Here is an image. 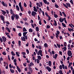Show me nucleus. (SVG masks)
Here are the masks:
<instances>
[{
	"instance_id": "obj_33",
	"label": "nucleus",
	"mask_w": 74,
	"mask_h": 74,
	"mask_svg": "<svg viewBox=\"0 0 74 74\" xmlns=\"http://www.w3.org/2000/svg\"><path fill=\"white\" fill-rule=\"evenodd\" d=\"M10 13H11V15H12V14H13V12H14V11H13L12 9L10 10Z\"/></svg>"
},
{
	"instance_id": "obj_5",
	"label": "nucleus",
	"mask_w": 74,
	"mask_h": 74,
	"mask_svg": "<svg viewBox=\"0 0 74 74\" xmlns=\"http://www.w3.org/2000/svg\"><path fill=\"white\" fill-rule=\"evenodd\" d=\"M37 15V13L34 11H32V16H33L34 17H35V15Z\"/></svg>"
},
{
	"instance_id": "obj_13",
	"label": "nucleus",
	"mask_w": 74,
	"mask_h": 74,
	"mask_svg": "<svg viewBox=\"0 0 74 74\" xmlns=\"http://www.w3.org/2000/svg\"><path fill=\"white\" fill-rule=\"evenodd\" d=\"M6 30H8V31L9 33H10V32H11V31L10 30V29H9V28H8V27H6Z\"/></svg>"
},
{
	"instance_id": "obj_41",
	"label": "nucleus",
	"mask_w": 74,
	"mask_h": 74,
	"mask_svg": "<svg viewBox=\"0 0 74 74\" xmlns=\"http://www.w3.org/2000/svg\"><path fill=\"white\" fill-rule=\"evenodd\" d=\"M50 27H51L49 25H47L46 26L47 29H49Z\"/></svg>"
},
{
	"instance_id": "obj_54",
	"label": "nucleus",
	"mask_w": 74,
	"mask_h": 74,
	"mask_svg": "<svg viewBox=\"0 0 74 74\" xmlns=\"http://www.w3.org/2000/svg\"><path fill=\"white\" fill-rule=\"evenodd\" d=\"M47 17H48V18H49V19H48V21H50L51 20V17H50V16H47Z\"/></svg>"
},
{
	"instance_id": "obj_22",
	"label": "nucleus",
	"mask_w": 74,
	"mask_h": 74,
	"mask_svg": "<svg viewBox=\"0 0 74 74\" xmlns=\"http://www.w3.org/2000/svg\"><path fill=\"white\" fill-rule=\"evenodd\" d=\"M11 54L13 56H15L16 55V54L14 53V51H11Z\"/></svg>"
},
{
	"instance_id": "obj_60",
	"label": "nucleus",
	"mask_w": 74,
	"mask_h": 74,
	"mask_svg": "<svg viewBox=\"0 0 74 74\" xmlns=\"http://www.w3.org/2000/svg\"><path fill=\"white\" fill-rule=\"evenodd\" d=\"M58 73H59V74H61L63 72H62V71L60 70V71L58 72Z\"/></svg>"
},
{
	"instance_id": "obj_20",
	"label": "nucleus",
	"mask_w": 74,
	"mask_h": 74,
	"mask_svg": "<svg viewBox=\"0 0 74 74\" xmlns=\"http://www.w3.org/2000/svg\"><path fill=\"white\" fill-rule=\"evenodd\" d=\"M21 41L19 40L18 41V47H21Z\"/></svg>"
},
{
	"instance_id": "obj_4",
	"label": "nucleus",
	"mask_w": 74,
	"mask_h": 74,
	"mask_svg": "<svg viewBox=\"0 0 74 74\" xmlns=\"http://www.w3.org/2000/svg\"><path fill=\"white\" fill-rule=\"evenodd\" d=\"M28 32H24L23 33V37H26V38H27V35H26L27 34V33Z\"/></svg>"
},
{
	"instance_id": "obj_16",
	"label": "nucleus",
	"mask_w": 74,
	"mask_h": 74,
	"mask_svg": "<svg viewBox=\"0 0 74 74\" xmlns=\"http://www.w3.org/2000/svg\"><path fill=\"white\" fill-rule=\"evenodd\" d=\"M17 69L18 71L19 72V73H21V69L19 68V66H17Z\"/></svg>"
},
{
	"instance_id": "obj_6",
	"label": "nucleus",
	"mask_w": 74,
	"mask_h": 74,
	"mask_svg": "<svg viewBox=\"0 0 74 74\" xmlns=\"http://www.w3.org/2000/svg\"><path fill=\"white\" fill-rule=\"evenodd\" d=\"M2 38L3 40V42H5L7 40V38L5 36H3Z\"/></svg>"
},
{
	"instance_id": "obj_2",
	"label": "nucleus",
	"mask_w": 74,
	"mask_h": 74,
	"mask_svg": "<svg viewBox=\"0 0 74 74\" xmlns=\"http://www.w3.org/2000/svg\"><path fill=\"white\" fill-rule=\"evenodd\" d=\"M27 38H26V37H25L24 36H23V37H21V40L23 41H26V40H27Z\"/></svg>"
},
{
	"instance_id": "obj_43",
	"label": "nucleus",
	"mask_w": 74,
	"mask_h": 74,
	"mask_svg": "<svg viewBox=\"0 0 74 74\" xmlns=\"http://www.w3.org/2000/svg\"><path fill=\"white\" fill-rule=\"evenodd\" d=\"M11 19L12 21H14V17L13 16H12Z\"/></svg>"
},
{
	"instance_id": "obj_40",
	"label": "nucleus",
	"mask_w": 74,
	"mask_h": 74,
	"mask_svg": "<svg viewBox=\"0 0 74 74\" xmlns=\"http://www.w3.org/2000/svg\"><path fill=\"white\" fill-rule=\"evenodd\" d=\"M59 69L60 70H62V69H63V67L61 65H60L59 66Z\"/></svg>"
},
{
	"instance_id": "obj_38",
	"label": "nucleus",
	"mask_w": 74,
	"mask_h": 74,
	"mask_svg": "<svg viewBox=\"0 0 74 74\" xmlns=\"http://www.w3.org/2000/svg\"><path fill=\"white\" fill-rule=\"evenodd\" d=\"M45 4H47V0H43Z\"/></svg>"
},
{
	"instance_id": "obj_57",
	"label": "nucleus",
	"mask_w": 74,
	"mask_h": 74,
	"mask_svg": "<svg viewBox=\"0 0 74 74\" xmlns=\"http://www.w3.org/2000/svg\"><path fill=\"white\" fill-rule=\"evenodd\" d=\"M22 54L23 55H26V53L25 52H22Z\"/></svg>"
},
{
	"instance_id": "obj_63",
	"label": "nucleus",
	"mask_w": 74,
	"mask_h": 74,
	"mask_svg": "<svg viewBox=\"0 0 74 74\" xmlns=\"http://www.w3.org/2000/svg\"><path fill=\"white\" fill-rule=\"evenodd\" d=\"M0 41L1 42H3V39H2V38H0Z\"/></svg>"
},
{
	"instance_id": "obj_46",
	"label": "nucleus",
	"mask_w": 74,
	"mask_h": 74,
	"mask_svg": "<svg viewBox=\"0 0 74 74\" xmlns=\"http://www.w3.org/2000/svg\"><path fill=\"white\" fill-rule=\"evenodd\" d=\"M28 13L29 15H30V14H31V13H32V12H31L30 10H29L28 11Z\"/></svg>"
},
{
	"instance_id": "obj_25",
	"label": "nucleus",
	"mask_w": 74,
	"mask_h": 74,
	"mask_svg": "<svg viewBox=\"0 0 74 74\" xmlns=\"http://www.w3.org/2000/svg\"><path fill=\"white\" fill-rule=\"evenodd\" d=\"M10 70L12 73H14V69H10Z\"/></svg>"
},
{
	"instance_id": "obj_30",
	"label": "nucleus",
	"mask_w": 74,
	"mask_h": 74,
	"mask_svg": "<svg viewBox=\"0 0 74 74\" xmlns=\"http://www.w3.org/2000/svg\"><path fill=\"white\" fill-rule=\"evenodd\" d=\"M44 46L45 48H47V47H48V45L47 44L45 43L44 45Z\"/></svg>"
},
{
	"instance_id": "obj_51",
	"label": "nucleus",
	"mask_w": 74,
	"mask_h": 74,
	"mask_svg": "<svg viewBox=\"0 0 74 74\" xmlns=\"http://www.w3.org/2000/svg\"><path fill=\"white\" fill-rule=\"evenodd\" d=\"M18 36H19V37H21V36H22V34H21V33L20 32L18 34Z\"/></svg>"
},
{
	"instance_id": "obj_44",
	"label": "nucleus",
	"mask_w": 74,
	"mask_h": 74,
	"mask_svg": "<svg viewBox=\"0 0 74 74\" xmlns=\"http://www.w3.org/2000/svg\"><path fill=\"white\" fill-rule=\"evenodd\" d=\"M56 33H57L56 34H57L59 35V34H60V32L59 31H57Z\"/></svg>"
},
{
	"instance_id": "obj_18",
	"label": "nucleus",
	"mask_w": 74,
	"mask_h": 74,
	"mask_svg": "<svg viewBox=\"0 0 74 74\" xmlns=\"http://www.w3.org/2000/svg\"><path fill=\"white\" fill-rule=\"evenodd\" d=\"M23 32H27V30L25 27H24L23 28Z\"/></svg>"
},
{
	"instance_id": "obj_45",
	"label": "nucleus",
	"mask_w": 74,
	"mask_h": 74,
	"mask_svg": "<svg viewBox=\"0 0 74 74\" xmlns=\"http://www.w3.org/2000/svg\"><path fill=\"white\" fill-rule=\"evenodd\" d=\"M55 7L56 8H59V6H58V5L56 4H55Z\"/></svg>"
},
{
	"instance_id": "obj_58",
	"label": "nucleus",
	"mask_w": 74,
	"mask_h": 74,
	"mask_svg": "<svg viewBox=\"0 0 74 74\" xmlns=\"http://www.w3.org/2000/svg\"><path fill=\"white\" fill-rule=\"evenodd\" d=\"M45 15L46 16H47H47H49L48 15V13H47V12H45Z\"/></svg>"
},
{
	"instance_id": "obj_26",
	"label": "nucleus",
	"mask_w": 74,
	"mask_h": 74,
	"mask_svg": "<svg viewBox=\"0 0 74 74\" xmlns=\"http://www.w3.org/2000/svg\"><path fill=\"white\" fill-rule=\"evenodd\" d=\"M37 57L38 58V59L39 60H41L42 59L41 57V56H38Z\"/></svg>"
},
{
	"instance_id": "obj_15",
	"label": "nucleus",
	"mask_w": 74,
	"mask_h": 74,
	"mask_svg": "<svg viewBox=\"0 0 74 74\" xmlns=\"http://www.w3.org/2000/svg\"><path fill=\"white\" fill-rule=\"evenodd\" d=\"M34 11H35V12H37V8H36V7L34 6Z\"/></svg>"
},
{
	"instance_id": "obj_37",
	"label": "nucleus",
	"mask_w": 74,
	"mask_h": 74,
	"mask_svg": "<svg viewBox=\"0 0 74 74\" xmlns=\"http://www.w3.org/2000/svg\"><path fill=\"white\" fill-rule=\"evenodd\" d=\"M22 3H21V2H20L19 3V7H21L22 6V5H21Z\"/></svg>"
},
{
	"instance_id": "obj_12",
	"label": "nucleus",
	"mask_w": 74,
	"mask_h": 74,
	"mask_svg": "<svg viewBox=\"0 0 74 74\" xmlns=\"http://www.w3.org/2000/svg\"><path fill=\"white\" fill-rule=\"evenodd\" d=\"M1 11L3 12L2 13L3 15H5V14H6V12L3 10H1Z\"/></svg>"
},
{
	"instance_id": "obj_42",
	"label": "nucleus",
	"mask_w": 74,
	"mask_h": 74,
	"mask_svg": "<svg viewBox=\"0 0 74 74\" xmlns=\"http://www.w3.org/2000/svg\"><path fill=\"white\" fill-rule=\"evenodd\" d=\"M56 37L57 38V39H58V37H59V34H56Z\"/></svg>"
},
{
	"instance_id": "obj_48",
	"label": "nucleus",
	"mask_w": 74,
	"mask_h": 74,
	"mask_svg": "<svg viewBox=\"0 0 74 74\" xmlns=\"http://www.w3.org/2000/svg\"><path fill=\"white\" fill-rule=\"evenodd\" d=\"M2 54H3V55H7V53H5V51L3 52V53H2Z\"/></svg>"
},
{
	"instance_id": "obj_64",
	"label": "nucleus",
	"mask_w": 74,
	"mask_h": 74,
	"mask_svg": "<svg viewBox=\"0 0 74 74\" xmlns=\"http://www.w3.org/2000/svg\"><path fill=\"white\" fill-rule=\"evenodd\" d=\"M16 61H17V60L16 59H15L13 60L14 62V63H15V62H16Z\"/></svg>"
},
{
	"instance_id": "obj_23",
	"label": "nucleus",
	"mask_w": 74,
	"mask_h": 74,
	"mask_svg": "<svg viewBox=\"0 0 74 74\" xmlns=\"http://www.w3.org/2000/svg\"><path fill=\"white\" fill-rule=\"evenodd\" d=\"M54 22L55 23H53V25L55 26H56L57 25V23L56 22V21L55 20H54Z\"/></svg>"
},
{
	"instance_id": "obj_35",
	"label": "nucleus",
	"mask_w": 74,
	"mask_h": 74,
	"mask_svg": "<svg viewBox=\"0 0 74 74\" xmlns=\"http://www.w3.org/2000/svg\"><path fill=\"white\" fill-rule=\"evenodd\" d=\"M64 47H67V43H66V42H64Z\"/></svg>"
},
{
	"instance_id": "obj_62",
	"label": "nucleus",
	"mask_w": 74,
	"mask_h": 74,
	"mask_svg": "<svg viewBox=\"0 0 74 74\" xmlns=\"http://www.w3.org/2000/svg\"><path fill=\"white\" fill-rule=\"evenodd\" d=\"M9 68H10V69H12V66H11V64L9 65Z\"/></svg>"
},
{
	"instance_id": "obj_10",
	"label": "nucleus",
	"mask_w": 74,
	"mask_h": 74,
	"mask_svg": "<svg viewBox=\"0 0 74 74\" xmlns=\"http://www.w3.org/2000/svg\"><path fill=\"white\" fill-rule=\"evenodd\" d=\"M53 58L54 59H56V58H57V57H58V54H55V56L54 55H53Z\"/></svg>"
},
{
	"instance_id": "obj_29",
	"label": "nucleus",
	"mask_w": 74,
	"mask_h": 74,
	"mask_svg": "<svg viewBox=\"0 0 74 74\" xmlns=\"http://www.w3.org/2000/svg\"><path fill=\"white\" fill-rule=\"evenodd\" d=\"M2 4L4 7H5V3H4V2L3 1H2Z\"/></svg>"
},
{
	"instance_id": "obj_28",
	"label": "nucleus",
	"mask_w": 74,
	"mask_h": 74,
	"mask_svg": "<svg viewBox=\"0 0 74 74\" xmlns=\"http://www.w3.org/2000/svg\"><path fill=\"white\" fill-rule=\"evenodd\" d=\"M29 6L31 8L32 7V2L31 1H29Z\"/></svg>"
},
{
	"instance_id": "obj_31",
	"label": "nucleus",
	"mask_w": 74,
	"mask_h": 74,
	"mask_svg": "<svg viewBox=\"0 0 74 74\" xmlns=\"http://www.w3.org/2000/svg\"><path fill=\"white\" fill-rule=\"evenodd\" d=\"M56 45L58 47V48H60V44H58V43H57Z\"/></svg>"
},
{
	"instance_id": "obj_19",
	"label": "nucleus",
	"mask_w": 74,
	"mask_h": 74,
	"mask_svg": "<svg viewBox=\"0 0 74 74\" xmlns=\"http://www.w3.org/2000/svg\"><path fill=\"white\" fill-rule=\"evenodd\" d=\"M16 8L17 10L19 11V6L18 5H16Z\"/></svg>"
},
{
	"instance_id": "obj_27",
	"label": "nucleus",
	"mask_w": 74,
	"mask_h": 74,
	"mask_svg": "<svg viewBox=\"0 0 74 74\" xmlns=\"http://www.w3.org/2000/svg\"><path fill=\"white\" fill-rule=\"evenodd\" d=\"M51 61H49V66H51Z\"/></svg>"
},
{
	"instance_id": "obj_7",
	"label": "nucleus",
	"mask_w": 74,
	"mask_h": 74,
	"mask_svg": "<svg viewBox=\"0 0 74 74\" xmlns=\"http://www.w3.org/2000/svg\"><path fill=\"white\" fill-rule=\"evenodd\" d=\"M15 19L16 20H18V19L19 18V15H17V14H15Z\"/></svg>"
},
{
	"instance_id": "obj_55",
	"label": "nucleus",
	"mask_w": 74,
	"mask_h": 74,
	"mask_svg": "<svg viewBox=\"0 0 74 74\" xmlns=\"http://www.w3.org/2000/svg\"><path fill=\"white\" fill-rule=\"evenodd\" d=\"M60 19H59V21H60V22H61V23H62V18H60Z\"/></svg>"
},
{
	"instance_id": "obj_9",
	"label": "nucleus",
	"mask_w": 74,
	"mask_h": 74,
	"mask_svg": "<svg viewBox=\"0 0 74 74\" xmlns=\"http://www.w3.org/2000/svg\"><path fill=\"white\" fill-rule=\"evenodd\" d=\"M42 50H39L37 53V55H40V54L41 53H42Z\"/></svg>"
},
{
	"instance_id": "obj_34",
	"label": "nucleus",
	"mask_w": 74,
	"mask_h": 74,
	"mask_svg": "<svg viewBox=\"0 0 74 74\" xmlns=\"http://www.w3.org/2000/svg\"><path fill=\"white\" fill-rule=\"evenodd\" d=\"M29 71L30 70L31 71V73H32V68H31V67H29Z\"/></svg>"
},
{
	"instance_id": "obj_21",
	"label": "nucleus",
	"mask_w": 74,
	"mask_h": 74,
	"mask_svg": "<svg viewBox=\"0 0 74 74\" xmlns=\"http://www.w3.org/2000/svg\"><path fill=\"white\" fill-rule=\"evenodd\" d=\"M29 32L30 33H32L33 31V29H32L30 28L29 29Z\"/></svg>"
},
{
	"instance_id": "obj_53",
	"label": "nucleus",
	"mask_w": 74,
	"mask_h": 74,
	"mask_svg": "<svg viewBox=\"0 0 74 74\" xmlns=\"http://www.w3.org/2000/svg\"><path fill=\"white\" fill-rule=\"evenodd\" d=\"M3 64H4V66H5H5L7 64V62H3Z\"/></svg>"
},
{
	"instance_id": "obj_24",
	"label": "nucleus",
	"mask_w": 74,
	"mask_h": 74,
	"mask_svg": "<svg viewBox=\"0 0 74 74\" xmlns=\"http://www.w3.org/2000/svg\"><path fill=\"white\" fill-rule=\"evenodd\" d=\"M36 32H39V28H38V27H36Z\"/></svg>"
},
{
	"instance_id": "obj_59",
	"label": "nucleus",
	"mask_w": 74,
	"mask_h": 74,
	"mask_svg": "<svg viewBox=\"0 0 74 74\" xmlns=\"http://www.w3.org/2000/svg\"><path fill=\"white\" fill-rule=\"evenodd\" d=\"M64 47V51H66V50L67 49V47Z\"/></svg>"
},
{
	"instance_id": "obj_61",
	"label": "nucleus",
	"mask_w": 74,
	"mask_h": 74,
	"mask_svg": "<svg viewBox=\"0 0 74 74\" xmlns=\"http://www.w3.org/2000/svg\"><path fill=\"white\" fill-rule=\"evenodd\" d=\"M23 20H24V21H27V18H26V17H25V18H23Z\"/></svg>"
},
{
	"instance_id": "obj_56",
	"label": "nucleus",
	"mask_w": 74,
	"mask_h": 74,
	"mask_svg": "<svg viewBox=\"0 0 74 74\" xmlns=\"http://www.w3.org/2000/svg\"><path fill=\"white\" fill-rule=\"evenodd\" d=\"M26 64H27L26 62L23 63V65H24V66L25 67H26Z\"/></svg>"
},
{
	"instance_id": "obj_1",
	"label": "nucleus",
	"mask_w": 74,
	"mask_h": 74,
	"mask_svg": "<svg viewBox=\"0 0 74 74\" xmlns=\"http://www.w3.org/2000/svg\"><path fill=\"white\" fill-rule=\"evenodd\" d=\"M66 5L64 3H63V4L64 5V7H66V8H68V7H70V8H71V5H70V4L69 3H66Z\"/></svg>"
},
{
	"instance_id": "obj_8",
	"label": "nucleus",
	"mask_w": 74,
	"mask_h": 74,
	"mask_svg": "<svg viewBox=\"0 0 74 74\" xmlns=\"http://www.w3.org/2000/svg\"><path fill=\"white\" fill-rule=\"evenodd\" d=\"M46 69H47V70H48L49 72H50L51 71V68L49 66H47Z\"/></svg>"
},
{
	"instance_id": "obj_52",
	"label": "nucleus",
	"mask_w": 74,
	"mask_h": 74,
	"mask_svg": "<svg viewBox=\"0 0 74 74\" xmlns=\"http://www.w3.org/2000/svg\"><path fill=\"white\" fill-rule=\"evenodd\" d=\"M54 16L55 18H57V17H58V15H57V14H55L54 15Z\"/></svg>"
},
{
	"instance_id": "obj_47",
	"label": "nucleus",
	"mask_w": 74,
	"mask_h": 74,
	"mask_svg": "<svg viewBox=\"0 0 74 74\" xmlns=\"http://www.w3.org/2000/svg\"><path fill=\"white\" fill-rule=\"evenodd\" d=\"M17 28H19L20 29H22V27H21L20 26H19L18 25L17 26Z\"/></svg>"
},
{
	"instance_id": "obj_3",
	"label": "nucleus",
	"mask_w": 74,
	"mask_h": 74,
	"mask_svg": "<svg viewBox=\"0 0 74 74\" xmlns=\"http://www.w3.org/2000/svg\"><path fill=\"white\" fill-rule=\"evenodd\" d=\"M68 56H71L72 55V53L71 51L70 50H68L67 53Z\"/></svg>"
},
{
	"instance_id": "obj_32",
	"label": "nucleus",
	"mask_w": 74,
	"mask_h": 74,
	"mask_svg": "<svg viewBox=\"0 0 74 74\" xmlns=\"http://www.w3.org/2000/svg\"><path fill=\"white\" fill-rule=\"evenodd\" d=\"M62 26H63V27H66V24H64L63 23H62Z\"/></svg>"
},
{
	"instance_id": "obj_11",
	"label": "nucleus",
	"mask_w": 74,
	"mask_h": 74,
	"mask_svg": "<svg viewBox=\"0 0 74 74\" xmlns=\"http://www.w3.org/2000/svg\"><path fill=\"white\" fill-rule=\"evenodd\" d=\"M16 56H18V57H19L20 55L19 54H20V52L16 51Z\"/></svg>"
},
{
	"instance_id": "obj_50",
	"label": "nucleus",
	"mask_w": 74,
	"mask_h": 74,
	"mask_svg": "<svg viewBox=\"0 0 74 74\" xmlns=\"http://www.w3.org/2000/svg\"><path fill=\"white\" fill-rule=\"evenodd\" d=\"M24 6L25 7H27V5H26V4L25 2H24Z\"/></svg>"
},
{
	"instance_id": "obj_14",
	"label": "nucleus",
	"mask_w": 74,
	"mask_h": 74,
	"mask_svg": "<svg viewBox=\"0 0 74 74\" xmlns=\"http://www.w3.org/2000/svg\"><path fill=\"white\" fill-rule=\"evenodd\" d=\"M0 17L1 18L2 21H4V16H1Z\"/></svg>"
},
{
	"instance_id": "obj_39",
	"label": "nucleus",
	"mask_w": 74,
	"mask_h": 74,
	"mask_svg": "<svg viewBox=\"0 0 74 74\" xmlns=\"http://www.w3.org/2000/svg\"><path fill=\"white\" fill-rule=\"evenodd\" d=\"M26 52L27 54H29V50H28V49L26 50Z\"/></svg>"
},
{
	"instance_id": "obj_49",
	"label": "nucleus",
	"mask_w": 74,
	"mask_h": 74,
	"mask_svg": "<svg viewBox=\"0 0 74 74\" xmlns=\"http://www.w3.org/2000/svg\"><path fill=\"white\" fill-rule=\"evenodd\" d=\"M70 2L72 4V5H73V0H71L70 1Z\"/></svg>"
},
{
	"instance_id": "obj_17",
	"label": "nucleus",
	"mask_w": 74,
	"mask_h": 74,
	"mask_svg": "<svg viewBox=\"0 0 74 74\" xmlns=\"http://www.w3.org/2000/svg\"><path fill=\"white\" fill-rule=\"evenodd\" d=\"M20 8L21 11H24V8L23 7L21 6V7H20Z\"/></svg>"
},
{
	"instance_id": "obj_36",
	"label": "nucleus",
	"mask_w": 74,
	"mask_h": 74,
	"mask_svg": "<svg viewBox=\"0 0 74 74\" xmlns=\"http://www.w3.org/2000/svg\"><path fill=\"white\" fill-rule=\"evenodd\" d=\"M36 62L37 63H38H38H40V60L38 59H37L36 60Z\"/></svg>"
}]
</instances>
